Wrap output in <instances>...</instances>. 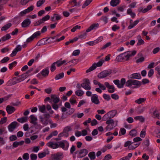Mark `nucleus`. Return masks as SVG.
I'll return each instance as SVG.
<instances>
[{
  "mask_svg": "<svg viewBox=\"0 0 160 160\" xmlns=\"http://www.w3.org/2000/svg\"><path fill=\"white\" fill-rule=\"evenodd\" d=\"M136 53V51H128L121 54L116 58V59L118 61L121 62L122 60L127 61L129 60L130 57L133 56Z\"/></svg>",
  "mask_w": 160,
  "mask_h": 160,
  "instance_id": "nucleus-1",
  "label": "nucleus"
},
{
  "mask_svg": "<svg viewBox=\"0 0 160 160\" xmlns=\"http://www.w3.org/2000/svg\"><path fill=\"white\" fill-rule=\"evenodd\" d=\"M110 59V55H108L105 57V60L102 59L97 63H94L86 71V73H88L95 69L97 67L101 66L104 61H108Z\"/></svg>",
  "mask_w": 160,
  "mask_h": 160,
  "instance_id": "nucleus-2",
  "label": "nucleus"
},
{
  "mask_svg": "<svg viewBox=\"0 0 160 160\" xmlns=\"http://www.w3.org/2000/svg\"><path fill=\"white\" fill-rule=\"evenodd\" d=\"M106 121V124H107V126L105 128V129L106 131L111 130L117 125V121H114L112 119H108Z\"/></svg>",
  "mask_w": 160,
  "mask_h": 160,
  "instance_id": "nucleus-3",
  "label": "nucleus"
},
{
  "mask_svg": "<svg viewBox=\"0 0 160 160\" xmlns=\"http://www.w3.org/2000/svg\"><path fill=\"white\" fill-rule=\"evenodd\" d=\"M44 117L42 116L39 117L40 121L42 125L46 126L48 123H51V120L48 119L50 117V114L48 113H45L43 115Z\"/></svg>",
  "mask_w": 160,
  "mask_h": 160,
  "instance_id": "nucleus-4",
  "label": "nucleus"
},
{
  "mask_svg": "<svg viewBox=\"0 0 160 160\" xmlns=\"http://www.w3.org/2000/svg\"><path fill=\"white\" fill-rule=\"evenodd\" d=\"M117 111L115 110L110 111L105 114L102 117L103 121H106L108 119H111L116 116Z\"/></svg>",
  "mask_w": 160,
  "mask_h": 160,
  "instance_id": "nucleus-5",
  "label": "nucleus"
},
{
  "mask_svg": "<svg viewBox=\"0 0 160 160\" xmlns=\"http://www.w3.org/2000/svg\"><path fill=\"white\" fill-rule=\"evenodd\" d=\"M141 85V82L136 80H128L127 81L126 83V86L129 87H131L132 85L140 86Z\"/></svg>",
  "mask_w": 160,
  "mask_h": 160,
  "instance_id": "nucleus-6",
  "label": "nucleus"
},
{
  "mask_svg": "<svg viewBox=\"0 0 160 160\" xmlns=\"http://www.w3.org/2000/svg\"><path fill=\"white\" fill-rule=\"evenodd\" d=\"M112 72V70L110 69L104 70L99 73L98 77L100 78H104L109 76Z\"/></svg>",
  "mask_w": 160,
  "mask_h": 160,
  "instance_id": "nucleus-7",
  "label": "nucleus"
},
{
  "mask_svg": "<svg viewBox=\"0 0 160 160\" xmlns=\"http://www.w3.org/2000/svg\"><path fill=\"white\" fill-rule=\"evenodd\" d=\"M57 143H58V148L60 147L65 150L67 149L69 146L68 142L65 140L58 142Z\"/></svg>",
  "mask_w": 160,
  "mask_h": 160,
  "instance_id": "nucleus-8",
  "label": "nucleus"
},
{
  "mask_svg": "<svg viewBox=\"0 0 160 160\" xmlns=\"http://www.w3.org/2000/svg\"><path fill=\"white\" fill-rule=\"evenodd\" d=\"M30 118L31 120L30 121V122L34 126L36 125V127H38V128H41V126L40 124H37V118L35 115H30Z\"/></svg>",
  "mask_w": 160,
  "mask_h": 160,
  "instance_id": "nucleus-9",
  "label": "nucleus"
},
{
  "mask_svg": "<svg viewBox=\"0 0 160 160\" xmlns=\"http://www.w3.org/2000/svg\"><path fill=\"white\" fill-rule=\"evenodd\" d=\"M90 84L89 80L88 79H85L84 82L81 84V86L86 90H89L91 89Z\"/></svg>",
  "mask_w": 160,
  "mask_h": 160,
  "instance_id": "nucleus-10",
  "label": "nucleus"
},
{
  "mask_svg": "<svg viewBox=\"0 0 160 160\" xmlns=\"http://www.w3.org/2000/svg\"><path fill=\"white\" fill-rule=\"evenodd\" d=\"M50 18V16L49 15H47L43 17L42 19H40L38 21L35 23L34 26L40 25L42 23H43L45 21L49 20Z\"/></svg>",
  "mask_w": 160,
  "mask_h": 160,
  "instance_id": "nucleus-11",
  "label": "nucleus"
},
{
  "mask_svg": "<svg viewBox=\"0 0 160 160\" xmlns=\"http://www.w3.org/2000/svg\"><path fill=\"white\" fill-rule=\"evenodd\" d=\"M34 7L32 5L28 7L27 9L21 11L19 14L21 16H23L25 15L26 14L29 13L32 11L34 9Z\"/></svg>",
  "mask_w": 160,
  "mask_h": 160,
  "instance_id": "nucleus-12",
  "label": "nucleus"
},
{
  "mask_svg": "<svg viewBox=\"0 0 160 160\" xmlns=\"http://www.w3.org/2000/svg\"><path fill=\"white\" fill-rule=\"evenodd\" d=\"M18 123L16 121L12 122L8 126V129L10 132H13L15 128L18 126Z\"/></svg>",
  "mask_w": 160,
  "mask_h": 160,
  "instance_id": "nucleus-13",
  "label": "nucleus"
},
{
  "mask_svg": "<svg viewBox=\"0 0 160 160\" xmlns=\"http://www.w3.org/2000/svg\"><path fill=\"white\" fill-rule=\"evenodd\" d=\"M60 101V98L59 97L57 96L56 95L52 94L51 95V101L50 102L52 103L53 102V103H57Z\"/></svg>",
  "mask_w": 160,
  "mask_h": 160,
  "instance_id": "nucleus-14",
  "label": "nucleus"
},
{
  "mask_svg": "<svg viewBox=\"0 0 160 160\" xmlns=\"http://www.w3.org/2000/svg\"><path fill=\"white\" fill-rule=\"evenodd\" d=\"M104 85L108 89V91L110 93L114 92L115 91V88L113 85H110L109 83L107 82L104 83Z\"/></svg>",
  "mask_w": 160,
  "mask_h": 160,
  "instance_id": "nucleus-15",
  "label": "nucleus"
},
{
  "mask_svg": "<svg viewBox=\"0 0 160 160\" xmlns=\"http://www.w3.org/2000/svg\"><path fill=\"white\" fill-rule=\"evenodd\" d=\"M18 83V79L17 77H14L12 79H10L8 82V84L10 86L15 85Z\"/></svg>",
  "mask_w": 160,
  "mask_h": 160,
  "instance_id": "nucleus-16",
  "label": "nucleus"
},
{
  "mask_svg": "<svg viewBox=\"0 0 160 160\" xmlns=\"http://www.w3.org/2000/svg\"><path fill=\"white\" fill-rule=\"evenodd\" d=\"M88 151L86 149L81 150L78 152V157L82 158L86 156L88 153Z\"/></svg>",
  "mask_w": 160,
  "mask_h": 160,
  "instance_id": "nucleus-17",
  "label": "nucleus"
},
{
  "mask_svg": "<svg viewBox=\"0 0 160 160\" xmlns=\"http://www.w3.org/2000/svg\"><path fill=\"white\" fill-rule=\"evenodd\" d=\"M132 19H130V25L128 27V29L129 30L131 29V28L134 27L139 22V20H137L134 21L133 23H132Z\"/></svg>",
  "mask_w": 160,
  "mask_h": 160,
  "instance_id": "nucleus-18",
  "label": "nucleus"
},
{
  "mask_svg": "<svg viewBox=\"0 0 160 160\" xmlns=\"http://www.w3.org/2000/svg\"><path fill=\"white\" fill-rule=\"evenodd\" d=\"M6 110L8 114H11L16 110L15 108L12 106L8 105L6 108Z\"/></svg>",
  "mask_w": 160,
  "mask_h": 160,
  "instance_id": "nucleus-19",
  "label": "nucleus"
},
{
  "mask_svg": "<svg viewBox=\"0 0 160 160\" xmlns=\"http://www.w3.org/2000/svg\"><path fill=\"white\" fill-rule=\"evenodd\" d=\"M47 145L53 149H56L58 148V143H54L52 142H48L47 144Z\"/></svg>",
  "mask_w": 160,
  "mask_h": 160,
  "instance_id": "nucleus-20",
  "label": "nucleus"
},
{
  "mask_svg": "<svg viewBox=\"0 0 160 160\" xmlns=\"http://www.w3.org/2000/svg\"><path fill=\"white\" fill-rule=\"evenodd\" d=\"M91 100L93 103L96 104H98L100 103L98 95L95 94H93L91 97Z\"/></svg>",
  "mask_w": 160,
  "mask_h": 160,
  "instance_id": "nucleus-21",
  "label": "nucleus"
},
{
  "mask_svg": "<svg viewBox=\"0 0 160 160\" xmlns=\"http://www.w3.org/2000/svg\"><path fill=\"white\" fill-rule=\"evenodd\" d=\"M99 24L98 23H94L91 25L87 30L86 32H89L91 30L95 29L98 28Z\"/></svg>",
  "mask_w": 160,
  "mask_h": 160,
  "instance_id": "nucleus-22",
  "label": "nucleus"
},
{
  "mask_svg": "<svg viewBox=\"0 0 160 160\" xmlns=\"http://www.w3.org/2000/svg\"><path fill=\"white\" fill-rule=\"evenodd\" d=\"M69 3L72 5L71 7L74 6H80L81 1L77 2V0H70Z\"/></svg>",
  "mask_w": 160,
  "mask_h": 160,
  "instance_id": "nucleus-23",
  "label": "nucleus"
},
{
  "mask_svg": "<svg viewBox=\"0 0 160 160\" xmlns=\"http://www.w3.org/2000/svg\"><path fill=\"white\" fill-rule=\"evenodd\" d=\"M152 8V5H148L147 6V8L144 9H143L142 7L138 9V11L139 12H142L143 13H145L150 10Z\"/></svg>",
  "mask_w": 160,
  "mask_h": 160,
  "instance_id": "nucleus-24",
  "label": "nucleus"
},
{
  "mask_svg": "<svg viewBox=\"0 0 160 160\" xmlns=\"http://www.w3.org/2000/svg\"><path fill=\"white\" fill-rule=\"evenodd\" d=\"M67 62V61L65 60H62V59H60L55 62V63L56 64L57 66L58 67H59L63 64H66Z\"/></svg>",
  "mask_w": 160,
  "mask_h": 160,
  "instance_id": "nucleus-25",
  "label": "nucleus"
},
{
  "mask_svg": "<svg viewBox=\"0 0 160 160\" xmlns=\"http://www.w3.org/2000/svg\"><path fill=\"white\" fill-rule=\"evenodd\" d=\"M61 154L59 153L54 154L52 156V160H61L62 159Z\"/></svg>",
  "mask_w": 160,
  "mask_h": 160,
  "instance_id": "nucleus-26",
  "label": "nucleus"
},
{
  "mask_svg": "<svg viewBox=\"0 0 160 160\" xmlns=\"http://www.w3.org/2000/svg\"><path fill=\"white\" fill-rule=\"evenodd\" d=\"M19 82L23 81L27 78V74L23 73L21 75L18 76L17 77Z\"/></svg>",
  "mask_w": 160,
  "mask_h": 160,
  "instance_id": "nucleus-27",
  "label": "nucleus"
},
{
  "mask_svg": "<svg viewBox=\"0 0 160 160\" xmlns=\"http://www.w3.org/2000/svg\"><path fill=\"white\" fill-rule=\"evenodd\" d=\"M72 130V129L71 126H67L64 128L63 132V133H64L66 134V137H67L68 136V132L71 131Z\"/></svg>",
  "mask_w": 160,
  "mask_h": 160,
  "instance_id": "nucleus-28",
  "label": "nucleus"
},
{
  "mask_svg": "<svg viewBox=\"0 0 160 160\" xmlns=\"http://www.w3.org/2000/svg\"><path fill=\"white\" fill-rule=\"evenodd\" d=\"M120 0H112L110 2V5L112 7H115L118 5Z\"/></svg>",
  "mask_w": 160,
  "mask_h": 160,
  "instance_id": "nucleus-29",
  "label": "nucleus"
},
{
  "mask_svg": "<svg viewBox=\"0 0 160 160\" xmlns=\"http://www.w3.org/2000/svg\"><path fill=\"white\" fill-rule=\"evenodd\" d=\"M42 75L44 77L47 76L49 73V68H48L43 69L41 72Z\"/></svg>",
  "mask_w": 160,
  "mask_h": 160,
  "instance_id": "nucleus-30",
  "label": "nucleus"
},
{
  "mask_svg": "<svg viewBox=\"0 0 160 160\" xmlns=\"http://www.w3.org/2000/svg\"><path fill=\"white\" fill-rule=\"evenodd\" d=\"M28 120V117H22L17 119V121L19 122L23 123L26 122Z\"/></svg>",
  "mask_w": 160,
  "mask_h": 160,
  "instance_id": "nucleus-31",
  "label": "nucleus"
},
{
  "mask_svg": "<svg viewBox=\"0 0 160 160\" xmlns=\"http://www.w3.org/2000/svg\"><path fill=\"white\" fill-rule=\"evenodd\" d=\"M141 77L140 74L137 73H133L130 75V78H132L139 79Z\"/></svg>",
  "mask_w": 160,
  "mask_h": 160,
  "instance_id": "nucleus-32",
  "label": "nucleus"
},
{
  "mask_svg": "<svg viewBox=\"0 0 160 160\" xmlns=\"http://www.w3.org/2000/svg\"><path fill=\"white\" fill-rule=\"evenodd\" d=\"M127 13L131 16V17L134 18L136 16V14L135 13L133 12L132 11L131 8H129L127 10Z\"/></svg>",
  "mask_w": 160,
  "mask_h": 160,
  "instance_id": "nucleus-33",
  "label": "nucleus"
},
{
  "mask_svg": "<svg viewBox=\"0 0 160 160\" xmlns=\"http://www.w3.org/2000/svg\"><path fill=\"white\" fill-rule=\"evenodd\" d=\"M137 39L138 40V42L137 43L138 45H140L142 44H143L144 43V41L142 39L141 36L140 35H138L137 36Z\"/></svg>",
  "mask_w": 160,
  "mask_h": 160,
  "instance_id": "nucleus-34",
  "label": "nucleus"
},
{
  "mask_svg": "<svg viewBox=\"0 0 160 160\" xmlns=\"http://www.w3.org/2000/svg\"><path fill=\"white\" fill-rule=\"evenodd\" d=\"M30 23V22L29 20H26L22 23V27H26L28 26Z\"/></svg>",
  "mask_w": 160,
  "mask_h": 160,
  "instance_id": "nucleus-35",
  "label": "nucleus"
},
{
  "mask_svg": "<svg viewBox=\"0 0 160 160\" xmlns=\"http://www.w3.org/2000/svg\"><path fill=\"white\" fill-rule=\"evenodd\" d=\"M12 26L11 23H8L4 25L1 28L2 31H6L9 28Z\"/></svg>",
  "mask_w": 160,
  "mask_h": 160,
  "instance_id": "nucleus-36",
  "label": "nucleus"
},
{
  "mask_svg": "<svg viewBox=\"0 0 160 160\" xmlns=\"http://www.w3.org/2000/svg\"><path fill=\"white\" fill-rule=\"evenodd\" d=\"M11 38V37L10 34H7L1 38L2 41H5L10 39Z\"/></svg>",
  "mask_w": 160,
  "mask_h": 160,
  "instance_id": "nucleus-37",
  "label": "nucleus"
},
{
  "mask_svg": "<svg viewBox=\"0 0 160 160\" xmlns=\"http://www.w3.org/2000/svg\"><path fill=\"white\" fill-rule=\"evenodd\" d=\"M76 95L78 96H81L83 95L84 93V92L80 89H78L75 91Z\"/></svg>",
  "mask_w": 160,
  "mask_h": 160,
  "instance_id": "nucleus-38",
  "label": "nucleus"
},
{
  "mask_svg": "<svg viewBox=\"0 0 160 160\" xmlns=\"http://www.w3.org/2000/svg\"><path fill=\"white\" fill-rule=\"evenodd\" d=\"M146 100V99L145 98H140L136 100L135 102L138 104H140L144 102Z\"/></svg>",
  "mask_w": 160,
  "mask_h": 160,
  "instance_id": "nucleus-39",
  "label": "nucleus"
},
{
  "mask_svg": "<svg viewBox=\"0 0 160 160\" xmlns=\"http://www.w3.org/2000/svg\"><path fill=\"white\" fill-rule=\"evenodd\" d=\"M9 1L12 3L13 2L12 0H0V6L5 4Z\"/></svg>",
  "mask_w": 160,
  "mask_h": 160,
  "instance_id": "nucleus-40",
  "label": "nucleus"
},
{
  "mask_svg": "<svg viewBox=\"0 0 160 160\" xmlns=\"http://www.w3.org/2000/svg\"><path fill=\"white\" fill-rule=\"evenodd\" d=\"M41 34V33L40 31H38L34 33L32 36L33 38H37L39 37Z\"/></svg>",
  "mask_w": 160,
  "mask_h": 160,
  "instance_id": "nucleus-41",
  "label": "nucleus"
},
{
  "mask_svg": "<svg viewBox=\"0 0 160 160\" xmlns=\"http://www.w3.org/2000/svg\"><path fill=\"white\" fill-rule=\"evenodd\" d=\"M126 80L125 78H122L120 81V85L118 86V88H122L123 87L124 84L125 83Z\"/></svg>",
  "mask_w": 160,
  "mask_h": 160,
  "instance_id": "nucleus-42",
  "label": "nucleus"
},
{
  "mask_svg": "<svg viewBox=\"0 0 160 160\" xmlns=\"http://www.w3.org/2000/svg\"><path fill=\"white\" fill-rule=\"evenodd\" d=\"M88 156L90 159H95L96 158L95 153L94 152H90L89 153Z\"/></svg>",
  "mask_w": 160,
  "mask_h": 160,
  "instance_id": "nucleus-43",
  "label": "nucleus"
},
{
  "mask_svg": "<svg viewBox=\"0 0 160 160\" xmlns=\"http://www.w3.org/2000/svg\"><path fill=\"white\" fill-rule=\"evenodd\" d=\"M134 119L136 121L139 120L141 122H143L144 121V118L142 116L135 117Z\"/></svg>",
  "mask_w": 160,
  "mask_h": 160,
  "instance_id": "nucleus-44",
  "label": "nucleus"
},
{
  "mask_svg": "<svg viewBox=\"0 0 160 160\" xmlns=\"http://www.w3.org/2000/svg\"><path fill=\"white\" fill-rule=\"evenodd\" d=\"M75 97L72 96L70 99L69 101L72 105H74L77 103L76 100L75 98Z\"/></svg>",
  "mask_w": 160,
  "mask_h": 160,
  "instance_id": "nucleus-45",
  "label": "nucleus"
},
{
  "mask_svg": "<svg viewBox=\"0 0 160 160\" xmlns=\"http://www.w3.org/2000/svg\"><path fill=\"white\" fill-rule=\"evenodd\" d=\"M92 1V0H86L82 5V8H85Z\"/></svg>",
  "mask_w": 160,
  "mask_h": 160,
  "instance_id": "nucleus-46",
  "label": "nucleus"
},
{
  "mask_svg": "<svg viewBox=\"0 0 160 160\" xmlns=\"http://www.w3.org/2000/svg\"><path fill=\"white\" fill-rule=\"evenodd\" d=\"M137 132L135 129L131 130L129 132L130 135L132 137H135L137 135Z\"/></svg>",
  "mask_w": 160,
  "mask_h": 160,
  "instance_id": "nucleus-47",
  "label": "nucleus"
},
{
  "mask_svg": "<svg viewBox=\"0 0 160 160\" xmlns=\"http://www.w3.org/2000/svg\"><path fill=\"white\" fill-rule=\"evenodd\" d=\"M64 73L63 72L60 73L55 76V79L56 80H58V79H60L64 77Z\"/></svg>",
  "mask_w": 160,
  "mask_h": 160,
  "instance_id": "nucleus-48",
  "label": "nucleus"
},
{
  "mask_svg": "<svg viewBox=\"0 0 160 160\" xmlns=\"http://www.w3.org/2000/svg\"><path fill=\"white\" fill-rule=\"evenodd\" d=\"M153 114L157 118L158 116L160 114V109H156L153 112Z\"/></svg>",
  "mask_w": 160,
  "mask_h": 160,
  "instance_id": "nucleus-49",
  "label": "nucleus"
},
{
  "mask_svg": "<svg viewBox=\"0 0 160 160\" xmlns=\"http://www.w3.org/2000/svg\"><path fill=\"white\" fill-rule=\"evenodd\" d=\"M54 37L55 38V40L52 41V42H58L64 39L65 38L64 36H62L61 37L59 38H58L57 36H55Z\"/></svg>",
  "mask_w": 160,
  "mask_h": 160,
  "instance_id": "nucleus-50",
  "label": "nucleus"
},
{
  "mask_svg": "<svg viewBox=\"0 0 160 160\" xmlns=\"http://www.w3.org/2000/svg\"><path fill=\"white\" fill-rule=\"evenodd\" d=\"M45 44V42L44 39H41L39 41L37 44V45L40 46L43 45Z\"/></svg>",
  "mask_w": 160,
  "mask_h": 160,
  "instance_id": "nucleus-51",
  "label": "nucleus"
},
{
  "mask_svg": "<svg viewBox=\"0 0 160 160\" xmlns=\"http://www.w3.org/2000/svg\"><path fill=\"white\" fill-rule=\"evenodd\" d=\"M39 110L42 113H44L46 107L45 105H42L38 106Z\"/></svg>",
  "mask_w": 160,
  "mask_h": 160,
  "instance_id": "nucleus-52",
  "label": "nucleus"
},
{
  "mask_svg": "<svg viewBox=\"0 0 160 160\" xmlns=\"http://www.w3.org/2000/svg\"><path fill=\"white\" fill-rule=\"evenodd\" d=\"M45 2V0H39L37 2V6L38 7H40Z\"/></svg>",
  "mask_w": 160,
  "mask_h": 160,
  "instance_id": "nucleus-53",
  "label": "nucleus"
},
{
  "mask_svg": "<svg viewBox=\"0 0 160 160\" xmlns=\"http://www.w3.org/2000/svg\"><path fill=\"white\" fill-rule=\"evenodd\" d=\"M33 0H21L20 3L22 5H25L29 2Z\"/></svg>",
  "mask_w": 160,
  "mask_h": 160,
  "instance_id": "nucleus-54",
  "label": "nucleus"
},
{
  "mask_svg": "<svg viewBox=\"0 0 160 160\" xmlns=\"http://www.w3.org/2000/svg\"><path fill=\"white\" fill-rule=\"evenodd\" d=\"M126 132V130L124 128H121L120 129V131L119 134V136H121L122 135H124Z\"/></svg>",
  "mask_w": 160,
  "mask_h": 160,
  "instance_id": "nucleus-55",
  "label": "nucleus"
},
{
  "mask_svg": "<svg viewBox=\"0 0 160 160\" xmlns=\"http://www.w3.org/2000/svg\"><path fill=\"white\" fill-rule=\"evenodd\" d=\"M22 158L25 160H28L29 158V155L28 153H24L22 156Z\"/></svg>",
  "mask_w": 160,
  "mask_h": 160,
  "instance_id": "nucleus-56",
  "label": "nucleus"
},
{
  "mask_svg": "<svg viewBox=\"0 0 160 160\" xmlns=\"http://www.w3.org/2000/svg\"><path fill=\"white\" fill-rule=\"evenodd\" d=\"M132 143V142L131 141H128L125 142L124 146L125 147L128 146V148L129 149V147L131 146V145Z\"/></svg>",
  "mask_w": 160,
  "mask_h": 160,
  "instance_id": "nucleus-57",
  "label": "nucleus"
},
{
  "mask_svg": "<svg viewBox=\"0 0 160 160\" xmlns=\"http://www.w3.org/2000/svg\"><path fill=\"white\" fill-rule=\"evenodd\" d=\"M56 64L55 62L53 63L51 65L50 67V70L51 72H54L56 69L55 65Z\"/></svg>",
  "mask_w": 160,
  "mask_h": 160,
  "instance_id": "nucleus-58",
  "label": "nucleus"
},
{
  "mask_svg": "<svg viewBox=\"0 0 160 160\" xmlns=\"http://www.w3.org/2000/svg\"><path fill=\"white\" fill-rule=\"evenodd\" d=\"M80 52V50L79 49L75 50L72 52V55L74 56L78 55L79 54Z\"/></svg>",
  "mask_w": 160,
  "mask_h": 160,
  "instance_id": "nucleus-59",
  "label": "nucleus"
},
{
  "mask_svg": "<svg viewBox=\"0 0 160 160\" xmlns=\"http://www.w3.org/2000/svg\"><path fill=\"white\" fill-rule=\"evenodd\" d=\"M34 39L32 36V35L29 38H28L26 41V43H30L32 42Z\"/></svg>",
  "mask_w": 160,
  "mask_h": 160,
  "instance_id": "nucleus-60",
  "label": "nucleus"
},
{
  "mask_svg": "<svg viewBox=\"0 0 160 160\" xmlns=\"http://www.w3.org/2000/svg\"><path fill=\"white\" fill-rule=\"evenodd\" d=\"M30 157L32 160H36L37 158V155L34 153L31 154Z\"/></svg>",
  "mask_w": 160,
  "mask_h": 160,
  "instance_id": "nucleus-61",
  "label": "nucleus"
},
{
  "mask_svg": "<svg viewBox=\"0 0 160 160\" xmlns=\"http://www.w3.org/2000/svg\"><path fill=\"white\" fill-rule=\"evenodd\" d=\"M144 60V58L142 56L139 58L137 59L136 61L137 63H139L143 62Z\"/></svg>",
  "mask_w": 160,
  "mask_h": 160,
  "instance_id": "nucleus-62",
  "label": "nucleus"
},
{
  "mask_svg": "<svg viewBox=\"0 0 160 160\" xmlns=\"http://www.w3.org/2000/svg\"><path fill=\"white\" fill-rule=\"evenodd\" d=\"M9 60V58L8 57H5L0 61V62L2 63H5L8 61Z\"/></svg>",
  "mask_w": 160,
  "mask_h": 160,
  "instance_id": "nucleus-63",
  "label": "nucleus"
},
{
  "mask_svg": "<svg viewBox=\"0 0 160 160\" xmlns=\"http://www.w3.org/2000/svg\"><path fill=\"white\" fill-rule=\"evenodd\" d=\"M7 120V118L6 117H4L3 118H2L0 121V124H3L5 123Z\"/></svg>",
  "mask_w": 160,
  "mask_h": 160,
  "instance_id": "nucleus-64",
  "label": "nucleus"
}]
</instances>
